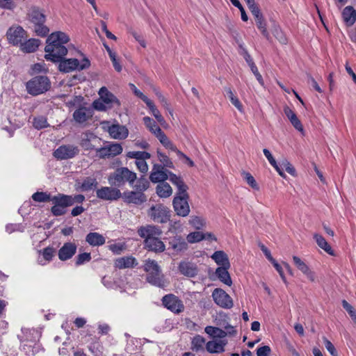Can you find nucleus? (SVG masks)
I'll return each mask as SVG.
<instances>
[{
    "label": "nucleus",
    "mask_w": 356,
    "mask_h": 356,
    "mask_svg": "<svg viewBox=\"0 0 356 356\" xmlns=\"http://www.w3.org/2000/svg\"><path fill=\"white\" fill-rule=\"evenodd\" d=\"M86 241L91 246H100L105 243L106 239L98 232H90L86 236Z\"/></svg>",
    "instance_id": "29"
},
{
    "label": "nucleus",
    "mask_w": 356,
    "mask_h": 356,
    "mask_svg": "<svg viewBox=\"0 0 356 356\" xmlns=\"http://www.w3.org/2000/svg\"><path fill=\"white\" fill-rule=\"evenodd\" d=\"M136 183L134 187L136 188V191L143 193L149 188V181L144 175L141 176L138 179H136Z\"/></svg>",
    "instance_id": "42"
},
{
    "label": "nucleus",
    "mask_w": 356,
    "mask_h": 356,
    "mask_svg": "<svg viewBox=\"0 0 356 356\" xmlns=\"http://www.w3.org/2000/svg\"><path fill=\"white\" fill-rule=\"evenodd\" d=\"M314 238L315 239L317 245L323 249L325 252H326L328 254L334 256V252L332 249L331 246L328 244L327 241L325 239V238L318 234H314Z\"/></svg>",
    "instance_id": "36"
},
{
    "label": "nucleus",
    "mask_w": 356,
    "mask_h": 356,
    "mask_svg": "<svg viewBox=\"0 0 356 356\" xmlns=\"http://www.w3.org/2000/svg\"><path fill=\"white\" fill-rule=\"evenodd\" d=\"M226 341H209L206 343V350L210 353H221L225 351Z\"/></svg>",
    "instance_id": "30"
},
{
    "label": "nucleus",
    "mask_w": 356,
    "mask_h": 356,
    "mask_svg": "<svg viewBox=\"0 0 356 356\" xmlns=\"http://www.w3.org/2000/svg\"><path fill=\"white\" fill-rule=\"evenodd\" d=\"M6 37L10 44L17 46L22 44L26 40L27 35L25 30L20 26H12L6 32Z\"/></svg>",
    "instance_id": "12"
},
{
    "label": "nucleus",
    "mask_w": 356,
    "mask_h": 356,
    "mask_svg": "<svg viewBox=\"0 0 356 356\" xmlns=\"http://www.w3.org/2000/svg\"><path fill=\"white\" fill-rule=\"evenodd\" d=\"M148 217L154 222L165 224L170 221L171 211L163 204L152 205L147 210Z\"/></svg>",
    "instance_id": "9"
},
{
    "label": "nucleus",
    "mask_w": 356,
    "mask_h": 356,
    "mask_svg": "<svg viewBox=\"0 0 356 356\" xmlns=\"http://www.w3.org/2000/svg\"><path fill=\"white\" fill-rule=\"evenodd\" d=\"M284 113L294 128L300 132H303L304 129L302 124L294 111H293L289 106H286L284 108Z\"/></svg>",
    "instance_id": "28"
},
{
    "label": "nucleus",
    "mask_w": 356,
    "mask_h": 356,
    "mask_svg": "<svg viewBox=\"0 0 356 356\" xmlns=\"http://www.w3.org/2000/svg\"><path fill=\"white\" fill-rule=\"evenodd\" d=\"M129 158L135 159L136 161L150 159L151 154L147 152L133 151L127 154Z\"/></svg>",
    "instance_id": "44"
},
{
    "label": "nucleus",
    "mask_w": 356,
    "mask_h": 356,
    "mask_svg": "<svg viewBox=\"0 0 356 356\" xmlns=\"http://www.w3.org/2000/svg\"><path fill=\"white\" fill-rule=\"evenodd\" d=\"M189 224L196 229H202L205 225V220L198 216H192L189 220Z\"/></svg>",
    "instance_id": "51"
},
{
    "label": "nucleus",
    "mask_w": 356,
    "mask_h": 356,
    "mask_svg": "<svg viewBox=\"0 0 356 356\" xmlns=\"http://www.w3.org/2000/svg\"><path fill=\"white\" fill-rule=\"evenodd\" d=\"M96 196L102 200L115 201L122 197V193L115 186H102L97 189Z\"/></svg>",
    "instance_id": "13"
},
{
    "label": "nucleus",
    "mask_w": 356,
    "mask_h": 356,
    "mask_svg": "<svg viewBox=\"0 0 356 356\" xmlns=\"http://www.w3.org/2000/svg\"><path fill=\"white\" fill-rule=\"evenodd\" d=\"M108 248L115 254H120L124 250L125 245L124 243H113L110 245Z\"/></svg>",
    "instance_id": "60"
},
{
    "label": "nucleus",
    "mask_w": 356,
    "mask_h": 356,
    "mask_svg": "<svg viewBox=\"0 0 356 356\" xmlns=\"http://www.w3.org/2000/svg\"><path fill=\"white\" fill-rule=\"evenodd\" d=\"M206 238L205 235L200 232H194L188 234L186 236L187 242L194 243L200 242Z\"/></svg>",
    "instance_id": "48"
},
{
    "label": "nucleus",
    "mask_w": 356,
    "mask_h": 356,
    "mask_svg": "<svg viewBox=\"0 0 356 356\" xmlns=\"http://www.w3.org/2000/svg\"><path fill=\"white\" fill-rule=\"evenodd\" d=\"M40 45V40L38 39L31 38L28 40H24L20 44L22 51L26 53H32L37 50Z\"/></svg>",
    "instance_id": "33"
},
{
    "label": "nucleus",
    "mask_w": 356,
    "mask_h": 356,
    "mask_svg": "<svg viewBox=\"0 0 356 356\" xmlns=\"http://www.w3.org/2000/svg\"><path fill=\"white\" fill-rule=\"evenodd\" d=\"M157 154L159 161L161 163V165L164 166V168H174V164L170 159L165 154L157 151Z\"/></svg>",
    "instance_id": "49"
},
{
    "label": "nucleus",
    "mask_w": 356,
    "mask_h": 356,
    "mask_svg": "<svg viewBox=\"0 0 356 356\" xmlns=\"http://www.w3.org/2000/svg\"><path fill=\"white\" fill-rule=\"evenodd\" d=\"M211 257L220 266L219 267L230 266L229 258L227 254L222 250L216 251Z\"/></svg>",
    "instance_id": "32"
},
{
    "label": "nucleus",
    "mask_w": 356,
    "mask_h": 356,
    "mask_svg": "<svg viewBox=\"0 0 356 356\" xmlns=\"http://www.w3.org/2000/svg\"><path fill=\"white\" fill-rule=\"evenodd\" d=\"M77 245L74 242H66L58 250V257L60 261H65L70 259L76 254Z\"/></svg>",
    "instance_id": "19"
},
{
    "label": "nucleus",
    "mask_w": 356,
    "mask_h": 356,
    "mask_svg": "<svg viewBox=\"0 0 356 356\" xmlns=\"http://www.w3.org/2000/svg\"><path fill=\"white\" fill-rule=\"evenodd\" d=\"M170 171L164 168L160 164L155 163L153 165L150 175L149 179L152 183H161L164 182L168 179L169 172Z\"/></svg>",
    "instance_id": "17"
},
{
    "label": "nucleus",
    "mask_w": 356,
    "mask_h": 356,
    "mask_svg": "<svg viewBox=\"0 0 356 356\" xmlns=\"http://www.w3.org/2000/svg\"><path fill=\"white\" fill-rule=\"evenodd\" d=\"M93 115V108L85 106H80L76 108L72 115L74 120L80 124L90 120Z\"/></svg>",
    "instance_id": "18"
},
{
    "label": "nucleus",
    "mask_w": 356,
    "mask_h": 356,
    "mask_svg": "<svg viewBox=\"0 0 356 356\" xmlns=\"http://www.w3.org/2000/svg\"><path fill=\"white\" fill-rule=\"evenodd\" d=\"M238 53H239V54H241V56H243L244 59L245 60V61L248 63V65H249V67L250 65H252V63H254L251 56L248 53L246 48L244 47V44L242 43H240L238 44Z\"/></svg>",
    "instance_id": "52"
},
{
    "label": "nucleus",
    "mask_w": 356,
    "mask_h": 356,
    "mask_svg": "<svg viewBox=\"0 0 356 356\" xmlns=\"http://www.w3.org/2000/svg\"><path fill=\"white\" fill-rule=\"evenodd\" d=\"M108 131L110 136L114 139H124L129 135L128 129L119 124H112L108 127Z\"/></svg>",
    "instance_id": "24"
},
{
    "label": "nucleus",
    "mask_w": 356,
    "mask_h": 356,
    "mask_svg": "<svg viewBox=\"0 0 356 356\" xmlns=\"http://www.w3.org/2000/svg\"><path fill=\"white\" fill-rule=\"evenodd\" d=\"M108 152H110V156L119 155L122 152V147L118 143L111 144L108 145Z\"/></svg>",
    "instance_id": "57"
},
{
    "label": "nucleus",
    "mask_w": 356,
    "mask_h": 356,
    "mask_svg": "<svg viewBox=\"0 0 356 356\" xmlns=\"http://www.w3.org/2000/svg\"><path fill=\"white\" fill-rule=\"evenodd\" d=\"M342 18L347 26H353L356 21V10L351 6L345 7L342 11Z\"/></svg>",
    "instance_id": "26"
},
{
    "label": "nucleus",
    "mask_w": 356,
    "mask_h": 356,
    "mask_svg": "<svg viewBox=\"0 0 356 356\" xmlns=\"http://www.w3.org/2000/svg\"><path fill=\"white\" fill-rule=\"evenodd\" d=\"M131 88L134 91V94L139 98H140L145 104L148 102L150 99L145 95L142 92L137 89L134 84H129Z\"/></svg>",
    "instance_id": "62"
},
{
    "label": "nucleus",
    "mask_w": 356,
    "mask_h": 356,
    "mask_svg": "<svg viewBox=\"0 0 356 356\" xmlns=\"http://www.w3.org/2000/svg\"><path fill=\"white\" fill-rule=\"evenodd\" d=\"M34 31L35 33L41 37H45L49 32V28L44 25V23L34 26Z\"/></svg>",
    "instance_id": "55"
},
{
    "label": "nucleus",
    "mask_w": 356,
    "mask_h": 356,
    "mask_svg": "<svg viewBox=\"0 0 356 356\" xmlns=\"http://www.w3.org/2000/svg\"><path fill=\"white\" fill-rule=\"evenodd\" d=\"M122 196L124 202L129 204L139 205L147 201L146 195L142 192L127 191L124 192Z\"/></svg>",
    "instance_id": "21"
},
{
    "label": "nucleus",
    "mask_w": 356,
    "mask_h": 356,
    "mask_svg": "<svg viewBox=\"0 0 356 356\" xmlns=\"http://www.w3.org/2000/svg\"><path fill=\"white\" fill-rule=\"evenodd\" d=\"M227 97H229L232 104L241 112L243 111V106L239 99L234 95L232 90L229 87L225 88Z\"/></svg>",
    "instance_id": "43"
},
{
    "label": "nucleus",
    "mask_w": 356,
    "mask_h": 356,
    "mask_svg": "<svg viewBox=\"0 0 356 356\" xmlns=\"http://www.w3.org/2000/svg\"><path fill=\"white\" fill-rule=\"evenodd\" d=\"M244 179H245L248 184L256 191L259 190V187L254 178V177L250 172H243Z\"/></svg>",
    "instance_id": "56"
},
{
    "label": "nucleus",
    "mask_w": 356,
    "mask_h": 356,
    "mask_svg": "<svg viewBox=\"0 0 356 356\" xmlns=\"http://www.w3.org/2000/svg\"><path fill=\"white\" fill-rule=\"evenodd\" d=\"M138 235L144 238L145 248L154 252H163L165 250L164 243L159 239L162 230L154 225L141 226L138 229Z\"/></svg>",
    "instance_id": "3"
},
{
    "label": "nucleus",
    "mask_w": 356,
    "mask_h": 356,
    "mask_svg": "<svg viewBox=\"0 0 356 356\" xmlns=\"http://www.w3.org/2000/svg\"><path fill=\"white\" fill-rule=\"evenodd\" d=\"M271 353V349L269 346H264L257 349V356H268Z\"/></svg>",
    "instance_id": "63"
},
{
    "label": "nucleus",
    "mask_w": 356,
    "mask_h": 356,
    "mask_svg": "<svg viewBox=\"0 0 356 356\" xmlns=\"http://www.w3.org/2000/svg\"><path fill=\"white\" fill-rule=\"evenodd\" d=\"M212 298L215 303L222 308L230 309L234 305L232 298L221 289H215L212 292Z\"/></svg>",
    "instance_id": "14"
},
{
    "label": "nucleus",
    "mask_w": 356,
    "mask_h": 356,
    "mask_svg": "<svg viewBox=\"0 0 356 356\" xmlns=\"http://www.w3.org/2000/svg\"><path fill=\"white\" fill-rule=\"evenodd\" d=\"M154 92L157 97L158 99L161 102V105L163 106L165 109L169 111V113L172 115V110L170 107V104L168 103L167 99L163 95L161 91L156 88H154Z\"/></svg>",
    "instance_id": "47"
},
{
    "label": "nucleus",
    "mask_w": 356,
    "mask_h": 356,
    "mask_svg": "<svg viewBox=\"0 0 356 356\" xmlns=\"http://www.w3.org/2000/svg\"><path fill=\"white\" fill-rule=\"evenodd\" d=\"M99 95L100 98L92 103L93 108L97 111H105L107 109L120 105L118 98L108 90L106 87L99 89Z\"/></svg>",
    "instance_id": "8"
},
{
    "label": "nucleus",
    "mask_w": 356,
    "mask_h": 356,
    "mask_svg": "<svg viewBox=\"0 0 356 356\" xmlns=\"http://www.w3.org/2000/svg\"><path fill=\"white\" fill-rule=\"evenodd\" d=\"M293 261L297 268L301 271L311 282L316 280V274L312 271L309 267L297 256H293Z\"/></svg>",
    "instance_id": "22"
},
{
    "label": "nucleus",
    "mask_w": 356,
    "mask_h": 356,
    "mask_svg": "<svg viewBox=\"0 0 356 356\" xmlns=\"http://www.w3.org/2000/svg\"><path fill=\"white\" fill-rule=\"evenodd\" d=\"M51 81L47 76H35L26 83L27 92L32 96H38L47 92L51 88Z\"/></svg>",
    "instance_id": "7"
},
{
    "label": "nucleus",
    "mask_w": 356,
    "mask_h": 356,
    "mask_svg": "<svg viewBox=\"0 0 356 356\" xmlns=\"http://www.w3.org/2000/svg\"><path fill=\"white\" fill-rule=\"evenodd\" d=\"M156 137L160 141V143L165 147L175 152H177L179 150L177 147L169 140L165 134L161 130L159 129Z\"/></svg>",
    "instance_id": "34"
},
{
    "label": "nucleus",
    "mask_w": 356,
    "mask_h": 356,
    "mask_svg": "<svg viewBox=\"0 0 356 356\" xmlns=\"http://www.w3.org/2000/svg\"><path fill=\"white\" fill-rule=\"evenodd\" d=\"M91 254L89 252H83L79 254L76 257L75 265L79 266L83 265L91 260Z\"/></svg>",
    "instance_id": "54"
},
{
    "label": "nucleus",
    "mask_w": 356,
    "mask_h": 356,
    "mask_svg": "<svg viewBox=\"0 0 356 356\" xmlns=\"http://www.w3.org/2000/svg\"><path fill=\"white\" fill-rule=\"evenodd\" d=\"M135 164L140 172L146 173L148 171V165L146 160L135 161Z\"/></svg>",
    "instance_id": "64"
},
{
    "label": "nucleus",
    "mask_w": 356,
    "mask_h": 356,
    "mask_svg": "<svg viewBox=\"0 0 356 356\" xmlns=\"http://www.w3.org/2000/svg\"><path fill=\"white\" fill-rule=\"evenodd\" d=\"M162 303L168 309L177 314L181 312L184 309L182 302L172 294L163 296Z\"/></svg>",
    "instance_id": "16"
},
{
    "label": "nucleus",
    "mask_w": 356,
    "mask_h": 356,
    "mask_svg": "<svg viewBox=\"0 0 356 356\" xmlns=\"http://www.w3.org/2000/svg\"><path fill=\"white\" fill-rule=\"evenodd\" d=\"M230 1L235 7L239 9L241 15V19L244 22H247L248 17L240 1L238 0H230Z\"/></svg>",
    "instance_id": "58"
},
{
    "label": "nucleus",
    "mask_w": 356,
    "mask_h": 356,
    "mask_svg": "<svg viewBox=\"0 0 356 356\" xmlns=\"http://www.w3.org/2000/svg\"><path fill=\"white\" fill-rule=\"evenodd\" d=\"M137 265V260L133 256L122 257L115 261V266L119 269L134 268Z\"/></svg>",
    "instance_id": "25"
},
{
    "label": "nucleus",
    "mask_w": 356,
    "mask_h": 356,
    "mask_svg": "<svg viewBox=\"0 0 356 356\" xmlns=\"http://www.w3.org/2000/svg\"><path fill=\"white\" fill-rule=\"evenodd\" d=\"M29 17L34 26L44 23L46 21L45 15L39 9H33L29 14Z\"/></svg>",
    "instance_id": "37"
},
{
    "label": "nucleus",
    "mask_w": 356,
    "mask_h": 356,
    "mask_svg": "<svg viewBox=\"0 0 356 356\" xmlns=\"http://www.w3.org/2000/svg\"><path fill=\"white\" fill-rule=\"evenodd\" d=\"M23 336L20 337L22 341V350L26 356H34L40 350V345L36 342V339L32 336L35 332L29 329H22Z\"/></svg>",
    "instance_id": "10"
},
{
    "label": "nucleus",
    "mask_w": 356,
    "mask_h": 356,
    "mask_svg": "<svg viewBox=\"0 0 356 356\" xmlns=\"http://www.w3.org/2000/svg\"><path fill=\"white\" fill-rule=\"evenodd\" d=\"M6 230L9 234L14 232H23L24 227L21 224H8L6 227Z\"/></svg>",
    "instance_id": "61"
},
{
    "label": "nucleus",
    "mask_w": 356,
    "mask_h": 356,
    "mask_svg": "<svg viewBox=\"0 0 356 356\" xmlns=\"http://www.w3.org/2000/svg\"><path fill=\"white\" fill-rule=\"evenodd\" d=\"M255 22L258 29L260 30L261 34L268 40L270 38V34L267 31L266 23L264 19L263 15L261 17H259L255 18Z\"/></svg>",
    "instance_id": "46"
},
{
    "label": "nucleus",
    "mask_w": 356,
    "mask_h": 356,
    "mask_svg": "<svg viewBox=\"0 0 356 356\" xmlns=\"http://www.w3.org/2000/svg\"><path fill=\"white\" fill-rule=\"evenodd\" d=\"M98 182L96 178L87 177L83 179L81 185V189L82 191H90L97 188Z\"/></svg>",
    "instance_id": "38"
},
{
    "label": "nucleus",
    "mask_w": 356,
    "mask_h": 356,
    "mask_svg": "<svg viewBox=\"0 0 356 356\" xmlns=\"http://www.w3.org/2000/svg\"><path fill=\"white\" fill-rule=\"evenodd\" d=\"M169 249H171L174 253L178 254L188 249V243L186 239L180 236L175 235L169 238Z\"/></svg>",
    "instance_id": "20"
},
{
    "label": "nucleus",
    "mask_w": 356,
    "mask_h": 356,
    "mask_svg": "<svg viewBox=\"0 0 356 356\" xmlns=\"http://www.w3.org/2000/svg\"><path fill=\"white\" fill-rule=\"evenodd\" d=\"M79 54L83 57L81 60L77 58H61L58 63V70L64 73H68L73 71H81L86 70L90 66V60L81 52Z\"/></svg>",
    "instance_id": "6"
},
{
    "label": "nucleus",
    "mask_w": 356,
    "mask_h": 356,
    "mask_svg": "<svg viewBox=\"0 0 356 356\" xmlns=\"http://www.w3.org/2000/svg\"><path fill=\"white\" fill-rule=\"evenodd\" d=\"M69 41V36L64 32L56 31L51 33L46 40L44 58L53 63L60 60L67 54L65 44Z\"/></svg>",
    "instance_id": "2"
},
{
    "label": "nucleus",
    "mask_w": 356,
    "mask_h": 356,
    "mask_svg": "<svg viewBox=\"0 0 356 356\" xmlns=\"http://www.w3.org/2000/svg\"><path fill=\"white\" fill-rule=\"evenodd\" d=\"M168 179H169L171 183L177 187V192L176 194L187 193L188 186L181 177H178L172 172H170Z\"/></svg>",
    "instance_id": "27"
},
{
    "label": "nucleus",
    "mask_w": 356,
    "mask_h": 356,
    "mask_svg": "<svg viewBox=\"0 0 356 356\" xmlns=\"http://www.w3.org/2000/svg\"><path fill=\"white\" fill-rule=\"evenodd\" d=\"M137 178L136 173L129 170L127 168H118L113 173L108 177V181L112 186L121 187L125 183L129 182V185L134 186V183Z\"/></svg>",
    "instance_id": "5"
},
{
    "label": "nucleus",
    "mask_w": 356,
    "mask_h": 356,
    "mask_svg": "<svg viewBox=\"0 0 356 356\" xmlns=\"http://www.w3.org/2000/svg\"><path fill=\"white\" fill-rule=\"evenodd\" d=\"M33 125L37 129H42L47 127L49 124L46 118L43 116H39L33 118Z\"/></svg>",
    "instance_id": "53"
},
{
    "label": "nucleus",
    "mask_w": 356,
    "mask_h": 356,
    "mask_svg": "<svg viewBox=\"0 0 356 356\" xmlns=\"http://www.w3.org/2000/svg\"><path fill=\"white\" fill-rule=\"evenodd\" d=\"M204 346H206L205 339L200 335L195 336L191 341L192 350L195 352L203 351L204 350Z\"/></svg>",
    "instance_id": "39"
},
{
    "label": "nucleus",
    "mask_w": 356,
    "mask_h": 356,
    "mask_svg": "<svg viewBox=\"0 0 356 356\" xmlns=\"http://www.w3.org/2000/svg\"><path fill=\"white\" fill-rule=\"evenodd\" d=\"M143 269L147 273L146 280L148 283L159 288L165 286L164 276L157 261L150 259L145 260Z\"/></svg>",
    "instance_id": "4"
},
{
    "label": "nucleus",
    "mask_w": 356,
    "mask_h": 356,
    "mask_svg": "<svg viewBox=\"0 0 356 356\" xmlns=\"http://www.w3.org/2000/svg\"><path fill=\"white\" fill-rule=\"evenodd\" d=\"M79 153V149L77 146L74 145H64L57 148L54 152V156L60 160H66L74 158Z\"/></svg>",
    "instance_id": "15"
},
{
    "label": "nucleus",
    "mask_w": 356,
    "mask_h": 356,
    "mask_svg": "<svg viewBox=\"0 0 356 356\" xmlns=\"http://www.w3.org/2000/svg\"><path fill=\"white\" fill-rule=\"evenodd\" d=\"M205 332L215 338H224L227 336V332L223 330L213 326H207L204 329Z\"/></svg>",
    "instance_id": "40"
},
{
    "label": "nucleus",
    "mask_w": 356,
    "mask_h": 356,
    "mask_svg": "<svg viewBox=\"0 0 356 356\" xmlns=\"http://www.w3.org/2000/svg\"><path fill=\"white\" fill-rule=\"evenodd\" d=\"M156 192L159 197L167 198L172 193V189L169 184L166 182L159 183L156 187Z\"/></svg>",
    "instance_id": "35"
},
{
    "label": "nucleus",
    "mask_w": 356,
    "mask_h": 356,
    "mask_svg": "<svg viewBox=\"0 0 356 356\" xmlns=\"http://www.w3.org/2000/svg\"><path fill=\"white\" fill-rule=\"evenodd\" d=\"M143 122L149 131L152 133L155 136L157 134V131L161 129L156 124V122L149 117H144Z\"/></svg>",
    "instance_id": "45"
},
{
    "label": "nucleus",
    "mask_w": 356,
    "mask_h": 356,
    "mask_svg": "<svg viewBox=\"0 0 356 356\" xmlns=\"http://www.w3.org/2000/svg\"><path fill=\"white\" fill-rule=\"evenodd\" d=\"M178 269L182 275L188 277H195L199 271L197 265L189 261H181Z\"/></svg>",
    "instance_id": "23"
},
{
    "label": "nucleus",
    "mask_w": 356,
    "mask_h": 356,
    "mask_svg": "<svg viewBox=\"0 0 356 356\" xmlns=\"http://www.w3.org/2000/svg\"><path fill=\"white\" fill-rule=\"evenodd\" d=\"M230 266L225 267H218L216 270V275L217 277L224 284L230 286L232 284V281L229 273L228 272V269Z\"/></svg>",
    "instance_id": "31"
},
{
    "label": "nucleus",
    "mask_w": 356,
    "mask_h": 356,
    "mask_svg": "<svg viewBox=\"0 0 356 356\" xmlns=\"http://www.w3.org/2000/svg\"><path fill=\"white\" fill-rule=\"evenodd\" d=\"M32 198L38 202H52L54 206L51 208V212L54 216H63L66 213L67 207L74 204H81L85 201V196L81 194L68 195L58 193L51 197L50 194L44 192H36L33 194Z\"/></svg>",
    "instance_id": "1"
},
{
    "label": "nucleus",
    "mask_w": 356,
    "mask_h": 356,
    "mask_svg": "<svg viewBox=\"0 0 356 356\" xmlns=\"http://www.w3.org/2000/svg\"><path fill=\"white\" fill-rule=\"evenodd\" d=\"M188 193L176 194L172 200V206L175 213L180 217H186L190 213Z\"/></svg>",
    "instance_id": "11"
},
{
    "label": "nucleus",
    "mask_w": 356,
    "mask_h": 356,
    "mask_svg": "<svg viewBox=\"0 0 356 356\" xmlns=\"http://www.w3.org/2000/svg\"><path fill=\"white\" fill-rule=\"evenodd\" d=\"M42 254L43 259L45 261L50 262L54 256L55 249L53 247L48 246L42 250L39 251Z\"/></svg>",
    "instance_id": "50"
},
{
    "label": "nucleus",
    "mask_w": 356,
    "mask_h": 356,
    "mask_svg": "<svg viewBox=\"0 0 356 356\" xmlns=\"http://www.w3.org/2000/svg\"><path fill=\"white\" fill-rule=\"evenodd\" d=\"M323 342L325 348L330 353L332 356H337V352L335 349L334 346L332 343L330 341H329L326 337H323Z\"/></svg>",
    "instance_id": "59"
},
{
    "label": "nucleus",
    "mask_w": 356,
    "mask_h": 356,
    "mask_svg": "<svg viewBox=\"0 0 356 356\" xmlns=\"http://www.w3.org/2000/svg\"><path fill=\"white\" fill-rule=\"evenodd\" d=\"M147 106L149 109L151 113L154 115L156 120L161 124H163L165 122L163 117L160 113V111L158 110L156 106L154 105V102L150 99L148 102L146 103Z\"/></svg>",
    "instance_id": "41"
}]
</instances>
